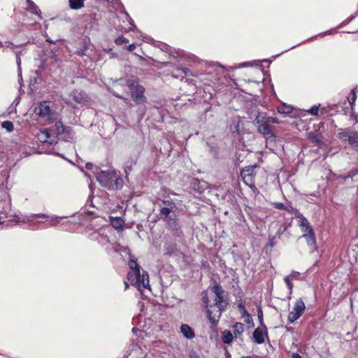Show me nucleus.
Listing matches in <instances>:
<instances>
[{"label": "nucleus", "instance_id": "nucleus-1", "mask_svg": "<svg viewBox=\"0 0 358 358\" xmlns=\"http://www.w3.org/2000/svg\"><path fill=\"white\" fill-rule=\"evenodd\" d=\"M58 135H62V138L66 141L72 139L73 136L72 130L69 127H65L62 122L58 121L56 122L52 130L48 129L40 130L36 134V138L42 143L52 145L57 143L56 138Z\"/></svg>", "mask_w": 358, "mask_h": 358}, {"label": "nucleus", "instance_id": "nucleus-2", "mask_svg": "<svg viewBox=\"0 0 358 358\" xmlns=\"http://www.w3.org/2000/svg\"><path fill=\"white\" fill-rule=\"evenodd\" d=\"M129 266L131 271L127 274V279L130 283L136 286L139 291L143 289H150L149 276L147 272L141 273V267L135 260L131 259L129 262Z\"/></svg>", "mask_w": 358, "mask_h": 358}, {"label": "nucleus", "instance_id": "nucleus-3", "mask_svg": "<svg viewBox=\"0 0 358 358\" xmlns=\"http://www.w3.org/2000/svg\"><path fill=\"white\" fill-rule=\"evenodd\" d=\"M163 206L160 209V216L164 220L171 230L177 231L179 229L176 210L177 209L174 202L171 200H163Z\"/></svg>", "mask_w": 358, "mask_h": 358}, {"label": "nucleus", "instance_id": "nucleus-4", "mask_svg": "<svg viewBox=\"0 0 358 358\" xmlns=\"http://www.w3.org/2000/svg\"><path fill=\"white\" fill-rule=\"evenodd\" d=\"M34 113L45 121L53 122L57 119V113L49 101H41L34 108Z\"/></svg>", "mask_w": 358, "mask_h": 358}, {"label": "nucleus", "instance_id": "nucleus-5", "mask_svg": "<svg viewBox=\"0 0 358 358\" xmlns=\"http://www.w3.org/2000/svg\"><path fill=\"white\" fill-rule=\"evenodd\" d=\"M257 124L258 131L262 134L266 138L267 143H271L275 138L273 133L271 129V126L268 122L266 120V117L264 115H259L255 119Z\"/></svg>", "mask_w": 358, "mask_h": 358}, {"label": "nucleus", "instance_id": "nucleus-6", "mask_svg": "<svg viewBox=\"0 0 358 358\" xmlns=\"http://www.w3.org/2000/svg\"><path fill=\"white\" fill-rule=\"evenodd\" d=\"M133 100L137 103L145 102L146 98L144 96L145 89L143 86L139 85L137 82L132 80L128 85Z\"/></svg>", "mask_w": 358, "mask_h": 358}, {"label": "nucleus", "instance_id": "nucleus-7", "mask_svg": "<svg viewBox=\"0 0 358 358\" xmlns=\"http://www.w3.org/2000/svg\"><path fill=\"white\" fill-rule=\"evenodd\" d=\"M338 136L339 138L348 141L353 148L358 151V133L351 131L348 129H339Z\"/></svg>", "mask_w": 358, "mask_h": 358}, {"label": "nucleus", "instance_id": "nucleus-8", "mask_svg": "<svg viewBox=\"0 0 358 358\" xmlns=\"http://www.w3.org/2000/svg\"><path fill=\"white\" fill-rule=\"evenodd\" d=\"M115 178H116V171L115 170L100 171L96 173L97 181L103 187H108Z\"/></svg>", "mask_w": 358, "mask_h": 358}, {"label": "nucleus", "instance_id": "nucleus-9", "mask_svg": "<svg viewBox=\"0 0 358 358\" xmlns=\"http://www.w3.org/2000/svg\"><path fill=\"white\" fill-rule=\"evenodd\" d=\"M213 292L215 294V305L219 309L220 314L224 310L226 306V302L223 299V289L219 285H216L212 288Z\"/></svg>", "mask_w": 358, "mask_h": 358}, {"label": "nucleus", "instance_id": "nucleus-10", "mask_svg": "<svg viewBox=\"0 0 358 358\" xmlns=\"http://www.w3.org/2000/svg\"><path fill=\"white\" fill-rule=\"evenodd\" d=\"M305 310V304L303 301L299 299L294 307L292 311H291L288 316V320L291 323H293L296 320H297L303 314Z\"/></svg>", "mask_w": 358, "mask_h": 358}, {"label": "nucleus", "instance_id": "nucleus-11", "mask_svg": "<svg viewBox=\"0 0 358 358\" xmlns=\"http://www.w3.org/2000/svg\"><path fill=\"white\" fill-rule=\"evenodd\" d=\"M0 208H2V210H0V222H3L5 219H7L8 221H12L15 214L11 210L9 202L1 201Z\"/></svg>", "mask_w": 358, "mask_h": 358}, {"label": "nucleus", "instance_id": "nucleus-12", "mask_svg": "<svg viewBox=\"0 0 358 358\" xmlns=\"http://www.w3.org/2000/svg\"><path fill=\"white\" fill-rule=\"evenodd\" d=\"M71 99L79 104L87 103V97L84 93L78 90H73L69 95V98H64L63 100L69 105H71Z\"/></svg>", "mask_w": 358, "mask_h": 358}, {"label": "nucleus", "instance_id": "nucleus-13", "mask_svg": "<svg viewBox=\"0 0 358 358\" xmlns=\"http://www.w3.org/2000/svg\"><path fill=\"white\" fill-rule=\"evenodd\" d=\"M37 217L45 219V221L49 220L52 226L57 225L60 222V221L64 218L63 217H57L55 215L48 216L45 214H31L29 216H28L27 221H34L35 219Z\"/></svg>", "mask_w": 358, "mask_h": 358}, {"label": "nucleus", "instance_id": "nucleus-14", "mask_svg": "<svg viewBox=\"0 0 358 358\" xmlns=\"http://www.w3.org/2000/svg\"><path fill=\"white\" fill-rule=\"evenodd\" d=\"M252 336L256 343H264L265 341V337L267 336L266 327L264 326L257 328L254 331Z\"/></svg>", "mask_w": 358, "mask_h": 358}, {"label": "nucleus", "instance_id": "nucleus-15", "mask_svg": "<svg viewBox=\"0 0 358 358\" xmlns=\"http://www.w3.org/2000/svg\"><path fill=\"white\" fill-rule=\"evenodd\" d=\"M256 167H257L256 166L245 167L242 171V173H241V176L243 177L244 182L245 183L250 182V184L249 185L251 187H255V185L252 182V173Z\"/></svg>", "mask_w": 358, "mask_h": 358}, {"label": "nucleus", "instance_id": "nucleus-16", "mask_svg": "<svg viewBox=\"0 0 358 358\" xmlns=\"http://www.w3.org/2000/svg\"><path fill=\"white\" fill-rule=\"evenodd\" d=\"M296 220H297L298 225L300 227V228L301 229V231L303 233L313 229L311 225L310 224V222L302 215H298L296 217Z\"/></svg>", "mask_w": 358, "mask_h": 358}, {"label": "nucleus", "instance_id": "nucleus-17", "mask_svg": "<svg viewBox=\"0 0 358 358\" xmlns=\"http://www.w3.org/2000/svg\"><path fill=\"white\" fill-rule=\"evenodd\" d=\"M304 238L307 242V244L315 248L316 246V238L313 229L304 232V234L300 237Z\"/></svg>", "mask_w": 358, "mask_h": 358}, {"label": "nucleus", "instance_id": "nucleus-18", "mask_svg": "<svg viewBox=\"0 0 358 358\" xmlns=\"http://www.w3.org/2000/svg\"><path fill=\"white\" fill-rule=\"evenodd\" d=\"M180 332L183 336L187 339H192L194 338L195 334L192 327L188 324H183L180 327Z\"/></svg>", "mask_w": 358, "mask_h": 358}, {"label": "nucleus", "instance_id": "nucleus-19", "mask_svg": "<svg viewBox=\"0 0 358 358\" xmlns=\"http://www.w3.org/2000/svg\"><path fill=\"white\" fill-rule=\"evenodd\" d=\"M234 334L235 339H240L242 341L241 336L244 331V325L242 323L236 322L233 326Z\"/></svg>", "mask_w": 358, "mask_h": 358}, {"label": "nucleus", "instance_id": "nucleus-20", "mask_svg": "<svg viewBox=\"0 0 358 358\" xmlns=\"http://www.w3.org/2000/svg\"><path fill=\"white\" fill-rule=\"evenodd\" d=\"M189 72L187 68H177L175 71H172V75L176 78L182 79Z\"/></svg>", "mask_w": 358, "mask_h": 358}, {"label": "nucleus", "instance_id": "nucleus-21", "mask_svg": "<svg viewBox=\"0 0 358 358\" xmlns=\"http://www.w3.org/2000/svg\"><path fill=\"white\" fill-rule=\"evenodd\" d=\"M234 336L229 330H224L222 333V340L226 344H230L232 343Z\"/></svg>", "mask_w": 358, "mask_h": 358}, {"label": "nucleus", "instance_id": "nucleus-22", "mask_svg": "<svg viewBox=\"0 0 358 358\" xmlns=\"http://www.w3.org/2000/svg\"><path fill=\"white\" fill-rule=\"evenodd\" d=\"M28 6L27 9L33 14L37 15L41 18L40 13L41 10L31 0H27Z\"/></svg>", "mask_w": 358, "mask_h": 358}, {"label": "nucleus", "instance_id": "nucleus-23", "mask_svg": "<svg viewBox=\"0 0 358 358\" xmlns=\"http://www.w3.org/2000/svg\"><path fill=\"white\" fill-rule=\"evenodd\" d=\"M69 5L72 10H78L84 7V0H69Z\"/></svg>", "mask_w": 358, "mask_h": 358}, {"label": "nucleus", "instance_id": "nucleus-24", "mask_svg": "<svg viewBox=\"0 0 358 358\" xmlns=\"http://www.w3.org/2000/svg\"><path fill=\"white\" fill-rule=\"evenodd\" d=\"M292 110L293 107L290 105L282 104L277 108V111L280 114H289Z\"/></svg>", "mask_w": 358, "mask_h": 358}, {"label": "nucleus", "instance_id": "nucleus-25", "mask_svg": "<svg viewBox=\"0 0 358 358\" xmlns=\"http://www.w3.org/2000/svg\"><path fill=\"white\" fill-rule=\"evenodd\" d=\"M358 89V87H355L352 89L350 94V97L348 98V101L350 105L351 106V108H353V106H355V101L357 100V94L356 91Z\"/></svg>", "mask_w": 358, "mask_h": 358}, {"label": "nucleus", "instance_id": "nucleus-26", "mask_svg": "<svg viewBox=\"0 0 358 358\" xmlns=\"http://www.w3.org/2000/svg\"><path fill=\"white\" fill-rule=\"evenodd\" d=\"M1 127L8 132L13 131L14 129L13 124L10 121L3 122L1 123Z\"/></svg>", "mask_w": 358, "mask_h": 358}, {"label": "nucleus", "instance_id": "nucleus-27", "mask_svg": "<svg viewBox=\"0 0 358 358\" xmlns=\"http://www.w3.org/2000/svg\"><path fill=\"white\" fill-rule=\"evenodd\" d=\"M206 313H207V316L211 323L216 324L218 322V320L215 317L212 315V312L210 310L207 309Z\"/></svg>", "mask_w": 358, "mask_h": 358}, {"label": "nucleus", "instance_id": "nucleus-28", "mask_svg": "<svg viewBox=\"0 0 358 358\" xmlns=\"http://www.w3.org/2000/svg\"><path fill=\"white\" fill-rule=\"evenodd\" d=\"M115 42L117 45H120L123 43H129V40L123 36H119L115 39Z\"/></svg>", "mask_w": 358, "mask_h": 358}, {"label": "nucleus", "instance_id": "nucleus-29", "mask_svg": "<svg viewBox=\"0 0 358 358\" xmlns=\"http://www.w3.org/2000/svg\"><path fill=\"white\" fill-rule=\"evenodd\" d=\"M87 50V46L85 45L77 50L76 54L78 55L79 56L86 55Z\"/></svg>", "mask_w": 358, "mask_h": 358}, {"label": "nucleus", "instance_id": "nucleus-30", "mask_svg": "<svg viewBox=\"0 0 358 358\" xmlns=\"http://www.w3.org/2000/svg\"><path fill=\"white\" fill-rule=\"evenodd\" d=\"M291 280H292V279L289 276H286L285 278V282L286 283V285L289 290V293L292 292V289L293 288V285H292Z\"/></svg>", "mask_w": 358, "mask_h": 358}, {"label": "nucleus", "instance_id": "nucleus-31", "mask_svg": "<svg viewBox=\"0 0 358 358\" xmlns=\"http://www.w3.org/2000/svg\"><path fill=\"white\" fill-rule=\"evenodd\" d=\"M114 180H115L116 188H120L122 186L123 180L121 178L118 177L117 173H116V178H115Z\"/></svg>", "mask_w": 358, "mask_h": 358}, {"label": "nucleus", "instance_id": "nucleus-32", "mask_svg": "<svg viewBox=\"0 0 358 358\" xmlns=\"http://www.w3.org/2000/svg\"><path fill=\"white\" fill-rule=\"evenodd\" d=\"M202 301L206 308H208L209 299L208 297L207 292H204L202 293Z\"/></svg>", "mask_w": 358, "mask_h": 358}, {"label": "nucleus", "instance_id": "nucleus-33", "mask_svg": "<svg viewBox=\"0 0 358 358\" xmlns=\"http://www.w3.org/2000/svg\"><path fill=\"white\" fill-rule=\"evenodd\" d=\"M257 316H258V320L259 321L261 327L265 326L263 322V312L260 308H259L257 310Z\"/></svg>", "mask_w": 358, "mask_h": 358}, {"label": "nucleus", "instance_id": "nucleus-34", "mask_svg": "<svg viewBox=\"0 0 358 358\" xmlns=\"http://www.w3.org/2000/svg\"><path fill=\"white\" fill-rule=\"evenodd\" d=\"M318 106L315 105L312 106L308 110V113H310L313 115H317L318 113Z\"/></svg>", "mask_w": 358, "mask_h": 358}, {"label": "nucleus", "instance_id": "nucleus-35", "mask_svg": "<svg viewBox=\"0 0 358 358\" xmlns=\"http://www.w3.org/2000/svg\"><path fill=\"white\" fill-rule=\"evenodd\" d=\"M112 224L115 228L118 229L122 226V220L120 218H117L112 222Z\"/></svg>", "mask_w": 358, "mask_h": 358}, {"label": "nucleus", "instance_id": "nucleus-36", "mask_svg": "<svg viewBox=\"0 0 358 358\" xmlns=\"http://www.w3.org/2000/svg\"><path fill=\"white\" fill-rule=\"evenodd\" d=\"M273 205L274 208H275L276 209H279V210H286L287 209L286 206L282 203L276 202V203H274Z\"/></svg>", "mask_w": 358, "mask_h": 358}, {"label": "nucleus", "instance_id": "nucleus-37", "mask_svg": "<svg viewBox=\"0 0 358 358\" xmlns=\"http://www.w3.org/2000/svg\"><path fill=\"white\" fill-rule=\"evenodd\" d=\"M266 120L268 122L270 125L271 124H275V123L279 122L278 119L276 117H266Z\"/></svg>", "mask_w": 358, "mask_h": 358}, {"label": "nucleus", "instance_id": "nucleus-38", "mask_svg": "<svg viewBox=\"0 0 358 358\" xmlns=\"http://www.w3.org/2000/svg\"><path fill=\"white\" fill-rule=\"evenodd\" d=\"M239 310L242 313L243 317H245L246 315H249V313L245 310V307L242 305H239Z\"/></svg>", "mask_w": 358, "mask_h": 358}, {"label": "nucleus", "instance_id": "nucleus-39", "mask_svg": "<svg viewBox=\"0 0 358 358\" xmlns=\"http://www.w3.org/2000/svg\"><path fill=\"white\" fill-rule=\"evenodd\" d=\"M300 273L297 271H293L292 272V273L290 275H289L288 276L290 277V278L292 280H294V279H298Z\"/></svg>", "mask_w": 358, "mask_h": 358}, {"label": "nucleus", "instance_id": "nucleus-40", "mask_svg": "<svg viewBox=\"0 0 358 358\" xmlns=\"http://www.w3.org/2000/svg\"><path fill=\"white\" fill-rule=\"evenodd\" d=\"M126 16L128 19V21L129 22V24L133 27V28H131V30L134 31V29H136L135 24H134V21L132 20V19L129 16V15L127 13H126Z\"/></svg>", "mask_w": 358, "mask_h": 358}, {"label": "nucleus", "instance_id": "nucleus-41", "mask_svg": "<svg viewBox=\"0 0 358 358\" xmlns=\"http://www.w3.org/2000/svg\"><path fill=\"white\" fill-rule=\"evenodd\" d=\"M136 43H131L127 47V50L132 52L136 48Z\"/></svg>", "mask_w": 358, "mask_h": 358}, {"label": "nucleus", "instance_id": "nucleus-42", "mask_svg": "<svg viewBox=\"0 0 358 358\" xmlns=\"http://www.w3.org/2000/svg\"><path fill=\"white\" fill-rule=\"evenodd\" d=\"M275 245V243H274V238L270 239L268 243V246L270 247V248H273Z\"/></svg>", "mask_w": 358, "mask_h": 358}, {"label": "nucleus", "instance_id": "nucleus-43", "mask_svg": "<svg viewBox=\"0 0 358 358\" xmlns=\"http://www.w3.org/2000/svg\"><path fill=\"white\" fill-rule=\"evenodd\" d=\"M250 62H244V63H242L239 65V68H241V67H246V66H250Z\"/></svg>", "mask_w": 358, "mask_h": 358}, {"label": "nucleus", "instance_id": "nucleus-44", "mask_svg": "<svg viewBox=\"0 0 358 358\" xmlns=\"http://www.w3.org/2000/svg\"><path fill=\"white\" fill-rule=\"evenodd\" d=\"M334 32V30H329V31H327V32H324V33L320 34L319 36H323L327 35V34H332Z\"/></svg>", "mask_w": 358, "mask_h": 358}, {"label": "nucleus", "instance_id": "nucleus-45", "mask_svg": "<svg viewBox=\"0 0 358 358\" xmlns=\"http://www.w3.org/2000/svg\"><path fill=\"white\" fill-rule=\"evenodd\" d=\"M245 317H246V319H245V321L247 323H250V322H252V317H250V314H249V315H246Z\"/></svg>", "mask_w": 358, "mask_h": 358}, {"label": "nucleus", "instance_id": "nucleus-46", "mask_svg": "<svg viewBox=\"0 0 358 358\" xmlns=\"http://www.w3.org/2000/svg\"><path fill=\"white\" fill-rule=\"evenodd\" d=\"M17 65H18V71H21V69H20V58L19 57H17Z\"/></svg>", "mask_w": 358, "mask_h": 358}, {"label": "nucleus", "instance_id": "nucleus-47", "mask_svg": "<svg viewBox=\"0 0 358 358\" xmlns=\"http://www.w3.org/2000/svg\"><path fill=\"white\" fill-rule=\"evenodd\" d=\"M93 166V164L91 163H87L85 165L86 169H91Z\"/></svg>", "mask_w": 358, "mask_h": 358}, {"label": "nucleus", "instance_id": "nucleus-48", "mask_svg": "<svg viewBox=\"0 0 358 358\" xmlns=\"http://www.w3.org/2000/svg\"><path fill=\"white\" fill-rule=\"evenodd\" d=\"M292 358H302L299 354L297 353H294L292 355Z\"/></svg>", "mask_w": 358, "mask_h": 358}, {"label": "nucleus", "instance_id": "nucleus-49", "mask_svg": "<svg viewBox=\"0 0 358 358\" xmlns=\"http://www.w3.org/2000/svg\"><path fill=\"white\" fill-rule=\"evenodd\" d=\"M47 41L50 43H55V42L53 41H52L51 39H47Z\"/></svg>", "mask_w": 358, "mask_h": 358}, {"label": "nucleus", "instance_id": "nucleus-50", "mask_svg": "<svg viewBox=\"0 0 358 358\" xmlns=\"http://www.w3.org/2000/svg\"><path fill=\"white\" fill-rule=\"evenodd\" d=\"M125 288L127 289L129 287V284L127 282H124Z\"/></svg>", "mask_w": 358, "mask_h": 358}, {"label": "nucleus", "instance_id": "nucleus-51", "mask_svg": "<svg viewBox=\"0 0 358 358\" xmlns=\"http://www.w3.org/2000/svg\"><path fill=\"white\" fill-rule=\"evenodd\" d=\"M115 96H116V97H119V98H120V99H122V96H119V95H117V94H115Z\"/></svg>", "mask_w": 358, "mask_h": 358}, {"label": "nucleus", "instance_id": "nucleus-52", "mask_svg": "<svg viewBox=\"0 0 358 358\" xmlns=\"http://www.w3.org/2000/svg\"><path fill=\"white\" fill-rule=\"evenodd\" d=\"M354 17H355V16H352V17L349 19V20H348V21L352 20Z\"/></svg>", "mask_w": 358, "mask_h": 358}, {"label": "nucleus", "instance_id": "nucleus-53", "mask_svg": "<svg viewBox=\"0 0 358 358\" xmlns=\"http://www.w3.org/2000/svg\"><path fill=\"white\" fill-rule=\"evenodd\" d=\"M45 221L43 220H41V221H38V222H44Z\"/></svg>", "mask_w": 358, "mask_h": 358}, {"label": "nucleus", "instance_id": "nucleus-54", "mask_svg": "<svg viewBox=\"0 0 358 358\" xmlns=\"http://www.w3.org/2000/svg\"><path fill=\"white\" fill-rule=\"evenodd\" d=\"M132 331L134 332L136 331V328H133Z\"/></svg>", "mask_w": 358, "mask_h": 358}, {"label": "nucleus", "instance_id": "nucleus-55", "mask_svg": "<svg viewBox=\"0 0 358 358\" xmlns=\"http://www.w3.org/2000/svg\"><path fill=\"white\" fill-rule=\"evenodd\" d=\"M243 358H249V357H243Z\"/></svg>", "mask_w": 358, "mask_h": 358}]
</instances>
